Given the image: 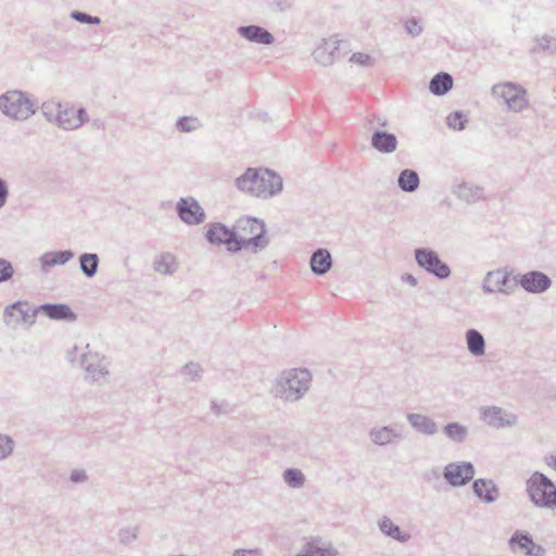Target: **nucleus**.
<instances>
[{
    "instance_id": "f257e3e1",
    "label": "nucleus",
    "mask_w": 556,
    "mask_h": 556,
    "mask_svg": "<svg viewBox=\"0 0 556 556\" xmlns=\"http://www.w3.org/2000/svg\"><path fill=\"white\" fill-rule=\"evenodd\" d=\"M235 185L238 190L260 199H269L282 190V178L269 168L249 167L240 175Z\"/></svg>"
},
{
    "instance_id": "f03ea898",
    "label": "nucleus",
    "mask_w": 556,
    "mask_h": 556,
    "mask_svg": "<svg viewBox=\"0 0 556 556\" xmlns=\"http://www.w3.org/2000/svg\"><path fill=\"white\" fill-rule=\"evenodd\" d=\"M240 251L250 249L253 253L264 250L269 244L264 220L251 216H242L235 223Z\"/></svg>"
},
{
    "instance_id": "7ed1b4c3",
    "label": "nucleus",
    "mask_w": 556,
    "mask_h": 556,
    "mask_svg": "<svg viewBox=\"0 0 556 556\" xmlns=\"http://www.w3.org/2000/svg\"><path fill=\"white\" fill-rule=\"evenodd\" d=\"M312 375L306 368H292L277 379L276 393L286 401L295 402L309 389Z\"/></svg>"
},
{
    "instance_id": "20e7f679",
    "label": "nucleus",
    "mask_w": 556,
    "mask_h": 556,
    "mask_svg": "<svg viewBox=\"0 0 556 556\" xmlns=\"http://www.w3.org/2000/svg\"><path fill=\"white\" fill-rule=\"evenodd\" d=\"M526 493L535 507L556 509V484L545 473L534 471L526 481Z\"/></svg>"
},
{
    "instance_id": "39448f33",
    "label": "nucleus",
    "mask_w": 556,
    "mask_h": 556,
    "mask_svg": "<svg viewBox=\"0 0 556 556\" xmlns=\"http://www.w3.org/2000/svg\"><path fill=\"white\" fill-rule=\"evenodd\" d=\"M0 112L11 119L26 121L36 113V109L27 92L13 89L0 94Z\"/></svg>"
},
{
    "instance_id": "423d86ee",
    "label": "nucleus",
    "mask_w": 556,
    "mask_h": 556,
    "mask_svg": "<svg viewBox=\"0 0 556 556\" xmlns=\"http://www.w3.org/2000/svg\"><path fill=\"white\" fill-rule=\"evenodd\" d=\"M491 94L496 99H502L507 110L514 113H520L529 106L528 91L517 83L495 84L491 88Z\"/></svg>"
},
{
    "instance_id": "0eeeda50",
    "label": "nucleus",
    "mask_w": 556,
    "mask_h": 556,
    "mask_svg": "<svg viewBox=\"0 0 556 556\" xmlns=\"http://www.w3.org/2000/svg\"><path fill=\"white\" fill-rule=\"evenodd\" d=\"M414 256L421 269L440 280L447 279L452 274L448 264L443 262L438 252L430 248L415 249Z\"/></svg>"
},
{
    "instance_id": "6e6552de",
    "label": "nucleus",
    "mask_w": 556,
    "mask_h": 556,
    "mask_svg": "<svg viewBox=\"0 0 556 556\" xmlns=\"http://www.w3.org/2000/svg\"><path fill=\"white\" fill-rule=\"evenodd\" d=\"M205 239L214 245H226L227 251L231 253L240 252L235 226L229 228L223 223H212L208 225Z\"/></svg>"
},
{
    "instance_id": "1a4fd4ad",
    "label": "nucleus",
    "mask_w": 556,
    "mask_h": 556,
    "mask_svg": "<svg viewBox=\"0 0 556 556\" xmlns=\"http://www.w3.org/2000/svg\"><path fill=\"white\" fill-rule=\"evenodd\" d=\"M516 282L510 283V271L507 268L490 270L483 278L482 291L485 294L503 293L509 295L514 292Z\"/></svg>"
},
{
    "instance_id": "9d476101",
    "label": "nucleus",
    "mask_w": 556,
    "mask_h": 556,
    "mask_svg": "<svg viewBox=\"0 0 556 556\" xmlns=\"http://www.w3.org/2000/svg\"><path fill=\"white\" fill-rule=\"evenodd\" d=\"M38 314V306L30 307L27 302L16 301L5 307L3 319L8 326L15 327L20 324L31 326Z\"/></svg>"
},
{
    "instance_id": "9b49d317",
    "label": "nucleus",
    "mask_w": 556,
    "mask_h": 556,
    "mask_svg": "<svg viewBox=\"0 0 556 556\" xmlns=\"http://www.w3.org/2000/svg\"><path fill=\"white\" fill-rule=\"evenodd\" d=\"M516 287L520 286L526 292L540 294L552 287V279L548 275L540 270H530L526 274H519L514 277Z\"/></svg>"
},
{
    "instance_id": "f8f14e48",
    "label": "nucleus",
    "mask_w": 556,
    "mask_h": 556,
    "mask_svg": "<svg viewBox=\"0 0 556 556\" xmlns=\"http://www.w3.org/2000/svg\"><path fill=\"white\" fill-rule=\"evenodd\" d=\"M475 466L470 462H454L444 467L443 477L453 488L466 485L475 477Z\"/></svg>"
},
{
    "instance_id": "ddd939ff",
    "label": "nucleus",
    "mask_w": 556,
    "mask_h": 556,
    "mask_svg": "<svg viewBox=\"0 0 556 556\" xmlns=\"http://www.w3.org/2000/svg\"><path fill=\"white\" fill-rule=\"evenodd\" d=\"M178 217L187 225H200L205 220L206 214L199 201L192 197L180 198L176 204Z\"/></svg>"
},
{
    "instance_id": "4468645a",
    "label": "nucleus",
    "mask_w": 556,
    "mask_h": 556,
    "mask_svg": "<svg viewBox=\"0 0 556 556\" xmlns=\"http://www.w3.org/2000/svg\"><path fill=\"white\" fill-rule=\"evenodd\" d=\"M43 114L49 121L54 119L58 126L64 130H74L75 124L72 122L74 118V108L61 103L43 104Z\"/></svg>"
},
{
    "instance_id": "2eb2a0df",
    "label": "nucleus",
    "mask_w": 556,
    "mask_h": 556,
    "mask_svg": "<svg viewBox=\"0 0 556 556\" xmlns=\"http://www.w3.org/2000/svg\"><path fill=\"white\" fill-rule=\"evenodd\" d=\"M340 43L341 41L334 37L323 39L313 51L314 60L323 66L332 65L341 58Z\"/></svg>"
},
{
    "instance_id": "dca6fc26",
    "label": "nucleus",
    "mask_w": 556,
    "mask_h": 556,
    "mask_svg": "<svg viewBox=\"0 0 556 556\" xmlns=\"http://www.w3.org/2000/svg\"><path fill=\"white\" fill-rule=\"evenodd\" d=\"M482 419L491 427L505 428L516 424L515 415H506L503 408L498 406H488L481 410Z\"/></svg>"
},
{
    "instance_id": "f3484780",
    "label": "nucleus",
    "mask_w": 556,
    "mask_h": 556,
    "mask_svg": "<svg viewBox=\"0 0 556 556\" xmlns=\"http://www.w3.org/2000/svg\"><path fill=\"white\" fill-rule=\"evenodd\" d=\"M370 146L381 154H391L396 151L399 140L392 132L375 129L371 134Z\"/></svg>"
},
{
    "instance_id": "a211bd4d",
    "label": "nucleus",
    "mask_w": 556,
    "mask_h": 556,
    "mask_svg": "<svg viewBox=\"0 0 556 556\" xmlns=\"http://www.w3.org/2000/svg\"><path fill=\"white\" fill-rule=\"evenodd\" d=\"M237 33L245 40L258 45L269 46L275 41L274 35L260 25L239 26Z\"/></svg>"
},
{
    "instance_id": "6ab92c4d",
    "label": "nucleus",
    "mask_w": 556,
    "mask_h": 556,
    "mask_svg": "<svg viewBox=\"0 0 556 556\" xmlns=\"http://www.w3.org/2000/svg\"><path fill=\"white\" fill-rule=\"evenodd\" d=\"M39 313L52 320L75 321L77 315L64 303H45L38 306Z\"/></svg>"
},
{
    "instance_id": "aec40b11",
    "label": "nucleus",
    "mask_w": 556,
    "mask_h": 556,
    "mask_svg": "<svg viewBox=\"0 0 556 556\" xmlns=\"http://www.w3.org/2000/svg\"><path fill=\"white\" fill-rule=\"evenodd\" d=\"M473 494L486 504L494 503L500 496V489L492 479H476L472 482Z\"/></svg>"
},
{
    "instance_id": "412c9836",
    "label": "nucleus",
    "mask_w": 556,
    "mask_h": 556,
    "mask_svg": "<svg viewBox=\"0 0 556 556\" xmlns=\"http://www.w3.org/2000/svg\"><path fill=\"white\" fill-rule=\"evenodd\" d=\"M78 365L90 375L92 380H99L108 374V370L101 365L99 354L91 351L85 352L79 356Z\"/></svg>"
},
{
    "instance_id": "4be33fe9",
    "label": "nucleus",
    "mask_w": 556,
    "mask_h": 556,
    "mask_svg": "<svg viewBox=\"0 0 556 556\" xmlns=\"http://www.w3.org/2000/svg\"><path fill=\"white\" fill-rule=\"evenodd\" d=\"M370 440L379 446H384L387 444H391L403 439V434L401 430L395 427L384 426L380 428H372L369 431Z\"/></svg>"
},
{
    "instance_id": "5701e85b",
    "label": "nucleus",
    "mask_w": 556,
    "mask_h": 556,
    "mask_svg": "<svg viewBox=\"0 0 556 556\" xmlns=\"http://www.w3.org/2000/svg\"><path fill=\"white\" fill-rule=\"evenodd\" d=\"M311 269L315 275L323 276L332 267V256L327 249L315 250L309 260Z\"/></svg>"
},
{
    "instance_id": "b1692460",
    "label": "nucleus",
    "mask_w": 556,
    "mask_h": 556,
    "mask_svg": "<svg viewBox=\"0 0 556 556\" xmlns=\"http://www.w3.org/2000/svg\"><path fill=\"white\" fill-rule=\"evenodd\" d=\"M406 418L410 426L419 433L433 435L438 432V425L435 421L426 415L408 413Z\"/></svg>"
},
{
    "instance_id": "393cba45",
    "label": "nucleus",
    "mask_w": 556,
    "mask_h": 556,
    "mask_svg": "<svg viewBox=\"0 0 556 556\" xmlns=\"http://www.w3.org/2000/svg\"><path fill=\"white\" fill-rule=\"evenodd\" d=\"M466 344L469 353L476 357L485 354V339L482 333L473 328H470L465 333Z\"/></svg>"
},
{
    "instance_id": "a878e982",
    "label": "nucleus",
    "mask_w": 556,
    "mask_h": 556,
    "mask_svg": "<svg viewBox=\"0 0 556 556\" xmlns=\"http://www.w3.org/2000/svg\"><path fill=\"white\" fill-rule=\"evenodd\" d=\"M452 88L453 77L446 72H439L429 83L431 93L439 97L446 94Z\"/></svg>"
},
{
    "instance_id": "bb28decb",
    "label": "nucleus",
    "mask_w": 556,
    "mask_h": 556,
    "mask_svg": "<svg viewBox=\"0 0 556 556\" xmlns=\"http://www.w3.org/2000/svg\"><path fill=\"white\" fill-rule=\"evenodd\" d=\"M75 256L72 250H60L46 252L40 256L42 267L64 265Z\"/></svg>"
},
{
    "instance_id": "cd10ccee",
    "label": "nucleus",
    "mask_w": 556,
    "mask_h": 556,
    "mask_svg": "<svg viewBox=\"0 0 556 556\" xmlns=\"http://www.w3.org/2000/svg\"><path fill=\"white\" fill-rule=\"evenodd\" d=\"M420 186V178L418 173L415 169L405 168L403 169L397 177V187L406 192L413 193Z\"/></svg>"
},
{
    "instance_id": "c85d7f7f",
    "label": "nucleus",
    "mask_w": 556,
    "mask_h": 556,
    "mask_svg": "<svg viewBox=\"0 0 556 556\" xmlns=\"http://www.w3.org/2000/svg\"><path fill=\"white\" fill-rule=\"evenodd\" d=\"M454 193L459 200L476 203L482 199L483 189L469 182H462L456 187Z\"/></svg>"
},
{
    "instance_id": "c756f323",
    "label": "nucleus",
    "mask_w": 556,
    "mask_h": 556,
    "mask_svg": "<svg viewBox=\"0 0 556 556\" xmlns=\"http://www.w3.org/2000/svg\"><path fill=\"white\" fill-rule=\"evenodd\" d=\"M380 531L397 542L405 543L410 539V534L402 532L400 527L395 525L390 518L383 517L378 522Z\"/></svg>"
},
{
    "instance_id": "7c9ffc66",
    "label": "nucleus",
    "mask_w": 556,
    "mask_h": 556,
    "mask_svg": "<svg viewBox=\"0 0 556 556\" xmlns=\"http://www.w3.org/2000/svg\"><path fill=\"white\" fill-rule=\"evenodd\" d=\"M177 268L176 257L169 252H163L153 262V269L162 275H173Z\"/></svg>"
},
{
    "instance_id": "2f4dec72",
    "label": "nucleus",
    "mask_w": 556,
    "mask_h": 556,
    "mask_svg": "<svg viewBox=\"0 0 556 556\" xmlns=\"http://www.w3.org/2000/svg\"><path fill=\"white\" fill-rule=\"evenodd\" d=\"M532 543L533 538L529 532L516 530L508 540V547L511 552L523 551L527 555Z\"/></svg>"
},
{
    "instance_id": "473e14b6",
    "label": "nucleus",
    "mask_w": 556,
    "mask_h": 556,
    "mask_svg": "<svg viewBox=\"0 0 556 556\" xmlns=\"http://www.w3.org/2000/svg\"><path fill=\"white\" fill-rule=\"evenodd\" d=\"M100 258L97 253L79 255V268L87 278H93L99 270Z\"/></svg>"
},
{
    "instance_id": "72a5a7b5",
    "label": "nucleus",
    "mask_w": 556,
    "mask_h": 556,
    "mask_svg": "<svg viewBox=\"0 0 556 556\" xmlns=\"http://www.w3.org/2000/svg\"><path fill=\"white\" fill-rule=\"evenodd\" d=\"M443 433L452 442L459 444V443H463L467 439L468 429L466 426H464L459 422L452 421V422H447L443 427Z\"/></svg>"
},
{
    "instance_id": "f704fd0d",
    "label": "nucleus",
    "mask_w": 556,
    "mask_h": 556,
    "mask_svg": "<svg viewBox=\"0 0 556 556\" xmlns=\"http://www.w3.org/2000/svg\"><path fill=\"white\" fill-rule=\"evenodd\" d=\"M283 480L289 486L299 489L304 485L305 476L300 469L288 468L283 471Z\"/></svg>"
},
{
    "instance_id": "c9c22d12",
    "label": "nucleus",
    "mask_w": 556,
    "mask_h": 556,
    "mask_svg": "<svg viewBox=\"0 0 556 556\" xmlns=\"http://www.w3.org/2000/svg\"><path fill=\"white\" fill-rule=\"evenodd\" d=\"M467 123L468 118L462 111L452 112L446 117L447 126L454 130H464Z\"/></svg>"
},
{
    "instance_id": "e433bc0d",
    "label": "nucleus",
    "mask_w": 556,
    "mask_h": 556,
    "mask_svg": "<svg viewBox=\"0 0 556 556\" xmlns=\"http://www.w3.org/2000/svg\"><path fill=\"white\" fill-rule=\"evenodd\" d=\"M201 127L200 121L194 116H181L176 122V128L180 132H191Z\"/></svg>"
},
{
    "instance_id": "4c0bfd02",
    "label": "nucleus",
    "mask_w": 556,
    "mask_h": 556,
    "mask_svg": "<svg viewBox=\"0 0 556 556\" xmlns=\"http://www.w3.org/2000/svg\"><path fill=\"white\" fill-rule=\"evenodd\" d=\"M70 15L74 21L81 24L99 25L101 23L100 17L90 15L83 11L75 10L72 11Z\"/></svg>"
},
{
    "instance_id": "58836bf2",
    "label": "nucleus",
    "mask_w": 556,
    "mask_h": 556,
    "mask_svg": "<svg viewBox=\"0 0 556 556\" xmlns=\"http://www.w3.org/2000/svg\"><path fill=\"white\" fill-rule=\"evenodd\" d=\"M14 450V441L11 437L0 433V460L8 458Z\"/></svg>"
},
{
    "instance_id": "ea45409f",
    "label": "nucleus",
    "mask_w": 556,
    "mask_h": 556,
    "mask_svg": "<svg viewBox=\"0 0 556 556\" xmlns=\"http://www.w3.org/2000/svg\"><path fill=\"white\" fill-rule=\"evenodd\" d=\"M14 275V268L10 261L0 258V283L9 281Z\"/></svg>"
},
{
    "instance_id": "a19ab883",
    "label": "nucleus",
    "mask_w": 556,
    "mask_h": 556,
    "mask_svg": "<svg viewBox=\"0 0 556 556\" xmlns=\"http://www.w3.org/2000/svg\"><path fill=\"white\" fill-rule=\"evenodd\" d=\"M404 27H405V30L407 31V34H409L412 37L419 36L424 30L422 26L420 25L419 20H417L415 17L407 20Z\"/></svg>"
},
{
    "instance_id": "79ce46f5",
    "label": "nucleus",
    "mask_w": 556,
    "mask_h": 556,
    "mask_svg": "<svg viewBox=\"0 0 556 556\" xmlns=\"http://www.w3.org/2000/svg\"><path fill=\"white\" fill-rule=\"evenodd\" d=\"M269 8L275 12H286L292 9L293 1L292 0H269Z\"/></svg>"
},
{
    "instance_id": "37998d69",
    "label": "nucleus",
    "mask_w": 556,
    "mask_h": 556,
    "mask_svg": "<svg viewBox=\"0 0 556 556\" xmlns=\"http://www.w3.org/2000/svg\"><path fill=\"white\" fill-rule=\"evenodd\" d=\"M350 61L362 66H371L374 64L372 58L369 54L362 52L353 53Z\"/></svg>"
},
{
    "instance_id": "c03bdc74",
    "label": "nucleus",
    "mask_w": 556,
    "mask_h": 556,
    "mask_svg": "<svg viewBox=\"0 0 556 556\" xmlns=\"http://www.w3.org/2000/svg\"><path fill=\"white\" fill-rule=\"evenodd\" d=\"M184 374L190 376L192 380H198L201 377V367L195 363H188L182 368Z\"/></svg>"
},
{
    "instance_id": "a18cd8bd",
    "label": "nucleus",
    "mask_w": 556,
    "mask_h": 556,
    "mask_svg": "<svg viewBox=\"0 0 556 556\" xmlns=\"http://www.w3.org/2000/svg\"><path fill=\"white\" fill-rule=\"evenodd\" d=\"M87 121L88 114L84 108H79L78 110L74 109V118L72 122L75 124V129L81 127Z\"/></svg>"
},
{
    "instance_id": "49530a36",
    "label": "nucleus",
    "mask_w": 556,
    "mask_h": 556,
    "mask_svg": "<svg viewBox=\"0 0 556 556\" xmlns=\"http://www.w3.org/2000/svg\"><path fill=\"white\" fill-rule=\"evenodd\" d=\"M367 125L370 130H375V127H387L389 125L388 119L379 115H372L367 118Z\"/></svg>"
},
{
    "instance_id": "de8ad7c7",
    "label": "nucleus",
    "mask_w": 556,
    "mask_h": 556,
    "mask_svg": "<svg viewBox=\"0 0 556 556\" xmlns=\"http://www.w3.org/2000/svg\"><path fill=\"white\" fill-rule=\"evenodd\" d=\"M536 41L542 51L551 50L552 52H556V45L552 48V42L554 41L553 37L543 35L542 37L536 38Z\"/></svg>"
},
{
    "instance_id": "09e8293b",
    "label": "nucleus",
    "mask_w": 556,
    "mask_h": 556,
    "mask_svg": "<svg viewBox=\"0 0 556 556\" xmlns=\"http://www.w3.org/2000/svg\"><path fill=\"white\" fill-rule=\"evenodd\" d=\"M118 538L122 543H129L137 538V532L135 529L130 528L122 529L118 533Z\"/></svg>"
},
{
    "instance_id": "8fccbe9b",
    "label": "nucleus",
    "mask_w": 556,
    "mask_h": 556,
    "mask_svg": "<svg viewBox=\"0 0 556 556\" xmlns=\"http://www.w3.org/2000/svg\"><path fill=\"white\" fill-rule=\"evenodd\" d=\"M71 481L74 483H80L88 479V476L85 470L83 469H75L71 472L70 477Z\"/></svg>"
},
{
    "instance_id": "3c124183",
    "label": "nucleus",
    "mask_w": 556,
    "mask_h": 556,
    "mask_svg": "<svg viewBox=\"0 0 556 556\" xmlns=\"http://www.w3.org/2000/svg\"><path fill=\"white\" fill-rule=\"evenodd\" d=\"M9 197V188L7 181L0 178V208L7 203Z\"/></svg>"
},
{
    "instance_id": "603ef678",
    "label": "nucleus",
    "mask_w": 556,
    "mask_h": 556,
    "mask_svg": "<svg viewBox=\"0 0 556 556\" xmlns=\"http://www.w3.org/2000/svg\"><path fill=\"white\" fill-rule=\"evenodd\" d=\"M211 409L216 415L227 414L229 412L228 404H218L216 401L211 402Z\"/></svg>"
},
{
    "instance_id": "864d4df0",
    "label": "nucleus",
    "mask_w": 556,
    "mask_h": 556,
    "mask_svg": "<svg viewBox=\"0 0 556 556\" xmlns=\"http://www.w3.org/2000/svg\"><path fill=\"white\" fill-rule=\"evenodd\" d=\"M545 553L546 551L542 545H539L533 542L531 544V547L529 548L527 556H544Z\"/></svg>"
},
{
    "instance_id": "5fc2aeb1",
    "label": "nucleus",
    "mask_w": 556,
    "mask_h": 556,
    "mask_svg": "<svg viewBox=\"0 0 556 556\" xmlns=\"http://www.w3.org/2000/svg\"><path fill=\"white\" fill-rule=\"evenodd\" d=\"M295 556H333V554L328 549L319 548L313 554L305 553V554H296Z\"/></svg>"
},
{
    "instance_id": "6e6d98bb",
    "label": "nucleus",
    "mask_w": 556,
    "mask_h": 556,
    "mask_svg": "<svg viewBox=\"0 0 556 556\" xmlns=\"http://www.w3.org/2000/svg\"><path fill=\"white\" fill-rule=\"evenodd\" d=\"M77 352H78L77 346H73V349L67 352L66 358L70 363L78 364L79 358H77Z\"/></svg>"
},
{
    "instance_id": "4d7b16f0",
    "label": "nucleus",
    "mask_w": 556,
    "mask_h": 556,
    "mask_svg": "<svg viewBox=\"0 0 556 556\" xmlns=\"http://www.w3.org/2000/svg\"><path fill=\"white\" fill-rule=\"evenodd\" d=\"M402 281L407 282L408 285L416 287L418 285V280L412 274H404L402 276Z\"/></svg>"
},
{
    "instance_id": "13d9d810",
    "label": "nucleus",
    "mask_w": 556,
    "mask_h": 556,
    "mask_svg": "<svg viewBox=\"0 0 556 556\" xmlns=\"http://www.w3.org/2000/svg\"><path fill=\"white\" fill-rule=\"evenodd\" d=\"M233 556H253V552L251 549H237Z\"/></svg>"
},
{
    "instance_id": "bf43d9fd",
    "label": "nucleus",
    "mask_w": 556,
    "mask_h": 556,
    "mask_svg": "<svg viewBox=\"0 0 556 556\" xmlns=\"http://www.w3.org/2000/svg\"><path fill=\"white\" fill-rule=\"evenodd\" d=\"M545 460L549 467H552L556 470V456L551 455V456L546 457Z\"/></svg>"
},
{
    "instance_id": "052dcab7",
    "label": "nucleus",
    "mask_w": 556,
    "mask_h": 556,
    "mask_svg": "<svg viewBox=\"0 0 556 556\" xmlns=\"http://www.w3.org/2000/svg\"><path fill=\"white\" fill-rule=\"evenodd\" d=\"M92 125L98 128V129H104L105 128V123L102 121V119H93L92 121Z\"/></svg>"
}]
</instances>
